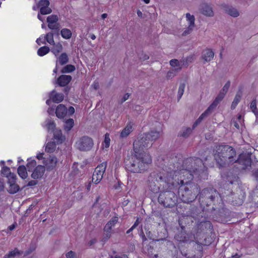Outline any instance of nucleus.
<instances>
[{
    "mask_svg": "<svg viewBox=\"0 0 258 258\" xmlns=\"http://www.w3.org/2000/svg\"><path fill=\"white\" fill-rule=\"evenodd\" d=\"M205 166L203 161L199 158H189L184 160L181 168L174 171L173 181L178 183L177 187L170 190L178 189V195L181 200L185 203L193 202L200 192L197 184L186 181L192 179L194 175H199L204 171Z\"/></svg>",
    "mask_w": 258,
    "mask_h": 258,
    "instance_id": "1",
    "label": "nucleus"
},
{
    "mask_svg": "<svg viewBox=\"0 0 258 258\" xmlns=\"http://www.w3.org/2000/svg\"><path fill=\"white\" fill-rule=\"evenodd\" d=\"M238 177L236 175H230L228 174L226 183L223 185V197L233 205H242L245 198V194L244 191L237 185Z\"/></svg>",
    "mask_w": 258,
    "mask_h": 258,
    "instance_id": "2",
    "label": "nucleus"
},
{
    "mask_svg": "<svg viewBox=\"0 0 258 258\" xmlns=\"http://www.w3.org/2000/svg\"><path fill=\"white\" fill-rule=\"evenodd\" d=\"M214 156L219 167H226L236 162L237 154L235 149L231 146L220 144L216 146Z\"/></svg>",
    "mask_w": 258,
    "mask_h": 258,
    "instance_id": "3",
    "label": "nucleus"
},
{
    "mask_svg": "<svg viewBox=\"0 0 258 258\" xmlns=\"http://www.w3.org/2000/svg\"><path fill=\"white\" fill-rule=\"evenodd\" d=\"M174 171L167 172L166 173H153L149 177V188L153 192H157L159 188L156 182H160L164 190L173 189L178 185L176 182L173 181Z\"/></svg>",
    "mask_w": 258,
    "mask_h": 258,
    "instance_id": "4",
    "label": "nucleus"
},
{
    "mask_svg": "<svg viewBox=\"0 0 258 258\" xmlns=\"http://www.w3.org/2000/svg\"><path fill=\"white\" fill-rule=\"evenodd\" d=\"M126 168L133 173H142L146 170L148 165L152 163L151 157L149 154H139L134 152L131 160L125 161Z\"/></svg>",
    "mask_w": 258,
    "mask_h": 258,
    "instance_id": "5",
    "label": "nucleus"
},
{
    "mask_svg": "<svg viewBox=\"0 0 258 258\" xmlns=\"http://www.w3.org/2000/svg\"><path fill=\"white\" fill-rule=\"evenodd\" d=\"M162 135L160 132L152 131L139 137L134 142V152L140 155L149 154L145 150L152 147L154 142Z\"/></svg>",
    "mask_w": 258,
    "mask_h": 258,
    "instance_id": "6",
    "label": "nucleus"
},
{
    "mask_svg": "<svg viewBox=\"0 0 258 258\" xmlns=\"http://www.w3.org/2000/svg\"><path fill=\"white\" fill-rule=\"evenodd\" d=\"M199 201L201 204L208 206L220 203L222 199L220 194L215 189L207 188L204 189L201 192Z\"/></svg>",
    "mask_w": 258,
    "mask_h": 258,
    "instance_id": "7",
    "label": "nucleus"
},
{
    "mask_svg": "<svg viewBox=\"0 0 258 258\" xmlns=\"http://www.w3.org/2000/svg\"><path fill=\"white\" fill-rule=\"evenodd\" d=\"M174 190L167 189L160 193L158 198V202L165 207H173L177 202Z\"/></svg>",
    "mask_w": 258,
    "mask_h": 258,
    "instance_id": "8",
    "label": "nucleus"
},
{
    "mask_svg": "<svg viewBox=\"0 0 258 258\" xmlns=\"http://www.w3.org/2000/svg\"><path fill=\"white\" fill-rule=\"evenodd\" d=\"M77 148L81 151H88L91 150L94 145L92 138L88 136H83L76 142Z\"/></svg>",
    "mask_w": 258,
    "mask_h": 258,
    "instance_id": "9",
    "label": "nucleus"
},
{
    "mask_svg": "<svg viewBox=\"0 0 258 258\" xmlns=\"http://www.w3.org/2000/svg\"><path fill=\"white\" fill-rule=\"evenodd\" d=\"M107 166L106 162H103L98 165L95 168L92 176V182L95 184L98 183L102 179L103 174Z\"/></svg>",
    "mask_w": 258,
    "mask_h": 258,
    "instance_id": "10",
    "label": "nucleus"
},
{
    "mask_svg": "<svg viewBox=\"0 0 258 258\" xmlns=\"http://www.w3.org/2000/svg\"><path fill=\"white\" fill-rule=\"evenodd\" d=\"M236 162L235 163H238L240 165V168L241 169H246L248 167L251 166V160L250 157L246 154H240L237 156Z\"/></svg>",
    "mask_w": 258,
    "mask_h": 258,
    "instance_id": "11",
    "label": "nucleus"
},
{
    "mask_svg": "<svg viewBox=\"0 0 258 258\" xmlns=\"http://www.w3.org/2000/svg\"><path fill=\"white\" fill-rule=\"evenodd\" d=\"M45 171V167L42 165H38L32 171L31 177L34 179H38L41 178Z\"/></svg>",
    "mask_w": 258,
    "mask_h": 258,
    "instance_id": "12",
    "label": "nucleus"
},
{
    "mask_svg": "<svg viewBox=\"0 0 258 258\" xmlns=\"http://www.w3.org/2000/svg\"><path fill=\"white\" fill-rule=\"evenodd\" d=\"M192 238L191 235H189L184 231H181L177 233L174 236V238L177 241L186 243L192 241Z\"/></svg>",
    "mask_w": 258,
    "mask_h": 258,
    "instance_id": "13",
    "label": "nucleus"
},
{
    "mask_svg": "<svg viewBox=\"0 0 258 258\" xmlns=\"http://www.w3.org/2000/svg\"><path fill=\"white\" fill-rule=\"evenodd\" d=\"M57 162L55 157L49 156L47 159L43 160V164L46 166L47 170H51L55 167Z\"/></svg>",
    "mask_w": 258,
    "mask_h": 258,
    "instance_id": "14",
    "label": "nucleus"
},
{
    "mask_svg": "<svg viewBox=\"0 0 258 258\" xmlns=\"http://www.w3.org/2000/svg\"><path fill=\"white\" fill-rule=\"evenodd\" d=\"M200 11L202 14L207 17H213L214 16V12L212 7L207 4L201 5Z\"/></svg>",
    "mask_w": 258,
    "mask_h": 258,
    "instance_id": "15",
    "label": "nucleus"
},
{
    "mask_svg": "<svg viewBox=\"0 0 258 258\" xmlns=\"http://www.w3.org/2000/svg\"><path fill=\"white\" fill-rule=\"evenodd\" d=\"M72 79L70 75H61L58 78L57 83L59 86L64 87L71 82Z\"/></svg>",
    "mask_w": 258,
    "mask_h": 258,
    "instance_id": "16",
    "label": "nucleus"
},
{
    "mask_svg": "<svg viewBox=\"0 0 258 258\" xmlns=\"http://www.w3.org/2000/svg\"><path fill=\"white\" fill-rule=\"evenodd\" d=\"M224 12L234 18L237 17L239 16L238 11L235 8L232 6H225L223 7Z\"/></svg>",
    "mask_w": 258,
    "mask_h": 258,
    "instance_id": "17",
    "label": "nucleus"
},
{
    "mask_svg": "<svg viewBox=\"0 0 258 258\" xmlns=\"http://www.w3.org/2000/svg\"><path fill=\"white\" fill-rule=\"evenodd\" d=\"M55 113L57 117L63 118L67 113V109L63 104H59L56 108Z\"/></svg>",
    "mask_w": 258,
    "mask_h": 258,
    "instance_id": "18",
    "label": "nucleus"
},
{
    "mask_svg": "<svg viewBox=\"0 0 258 258\" xmlns=\"http://www.w3.org/2000/svg\"><path fill=\"white\" fill-rule=\"evenodd\" d=\"M223 98H224L222 96L218 95L215 99L214 100L213 102L206 109L207 112H208L210 114H211Z\"/></svg>",
    "mask_w": 258,
    "mask_h": 258,
    "instance_id": "19",
    "label": "nucleus"
},
{
    "mask_svg": "<svg viewBox=\"0 0 258 258\" xmlns=\"http://www.w3.org/2000/svg\"><path fill=\"white\" fill-rule=\"evenodd\" d=\"M214 53L210 49H207L203 51L202 57L206 62L210 61L214 57Z\"/></svg>",
    "mask_w": 258,
    "mask_h": 258,
    "instance_id": "20",
    "label": "nucleus"
},
{
    "mask_svg": "<svg viewBox=\"0 0 258 258\" xmlns=\"http://www.w3.org/2000/svg\"><path fill=\"white\" fill-rule=\"evenodd\" d=\"M212 228V224L210 221H203L197 225L198 232H201L203 230L207 229H211Z\"/></svg>",
    "mask_w": 258,
    "mask_h": 258,
    "instance_id": "21",
    "label": "nucleus"
},
{
    "mask_svg": "<svg viewBox=\"0 0 258 258\" xmlns=\"http://www.w3.org/2000/svg\"><path fill=\"white\" fill-rule=\"evenodd\" d=\"M50 98L53 102L59 103L63 100V95L62 93H58L55 90H53L50 93Z\"/></svg>",
    "mask_w": 258,
    "mask_h": 258,
    "instance_id": "22",
    "label": "nucleus"
},
{
    "mask_svg": "<svg viewBox=\"0 0 258 258\" xmlns=\"http://www.w3.org/2000/svg\"><path fill=\"white\" fill-rule=\"evenodd\" d=\"M169 63L172 67H176L174 70H177V72L181 70L182 67L184 65V60L179 61L176 59H172L170 60Z\"/></svg>",
    "mask_w": 258,
    "mask_h": 258,
    "instance_id": "23",
    "label": "nucleus"
},
{
    "mask_svg": "<svg viewBox=\"0 0 258 258\" xmlns=\"http://www.w3.org/2000/svg\"><path fill=\"white\" fill-rule=\"evenodd\" d=\"M132 131V125L131 124H128L121 132L119 135L120 138L123 139L126 138Z\"/></svg>",
    "mask_w": 258,
    "mask_h": 258,
    "instance_id": "24",
    "label": "nucleus"
},
{
    "mask_svg": "<svg viewBox=\"0 0 258 258\" xmlns=\"http://www.w3.org/2000/svg\"><path fill=\"white\" fill-rule=\"evenodd\" d=\"M242 96V92L241 90H239L236 94L235 95V96L234 98V100L232 103L231 108V109H234L238 104V103L240 102L241 98Z\"/></svg>",
    "mask_w": 258,
    "mask_h": 258,
    "instance_id": "25",
    "label": "nucleus"
},
{
    "mask_svg": "<svg viewBox=\"0 0 258 258\" xmlns=\"http://www.w3.org/2000/svg\"><path fill=\"white\" fill-rule=\"evenodd\" d=\"M118 221L117 217H113L108 222L104 227V231H109L111 230L112 227H113Z\"/></svg>",
    "mask_w": 258,
    "mask_h": 258,
    "instance_id": "26",
    "label": "nucleus"
},
{
    "mask_svg": "<svg viewBox=\"0 0 258 258\" xmlns=\"http://www.w3.org/2000/svg\"><path fill=\"white\" fill-rule=\"evenodd\" d=\"M69 61L68 55L66 53H61L57 58L56 64L58 62L61 66H63L67 63Z\"/></svg>",
    "mask_w": 258,
    "mask_h": 258,
    "instance_id": "27",
    "label": "nucleus"
},
{
    "mask_svg": "<svg viewBox=\"0 0 258 258\" xmlns=\"http://www.w3.org/2000/svg\"><path fill=\"white\" fill-rule=\"evenodd\" d=\"M194 129L193 127H183L179 132L178 136L186 138L191 134Z\"/></svg>",
    "mask_w": 258,
    "mask_h": 258,
    "instance_id": "28",
    "label": "nucleus"
},
{
    "mask_svg": "<svg viewBox=\"0 0 258 258\" xmlns=\"http://www.w3.org/2000/svg\"><path fill=\"white\" fill-rule=\"evenodd\" d=\"M18 173L19 175L22 179H26L28 176V174L27 172V168L25 166L22 165L20 166L17 170Z\"/></svg>",
    "mask_w": 258,
    "mask_h": 258,
    "instance_id": "29",
    "label": "nucleus"
},
{
    "mask_svg": "<svg viewBox=\"0 0 258 258\" xmlns=\"http://www.w3.org/2000/svg\"><path fill=\"white\" fill-rule=\"evenodd\" d=\"M53 45V47L51 49V51L55 55L57 56L59 52H60L62 50V46L60 43H57L54 44H52Z\"/></svg>",
    "mask_w": 258,
    "mask_h": 258,
    "instance_id": "30",
    "label": "nucleus"
},
{
    "mask_svg": "<svg viewBox=\"0 0 258 258\" xmlns=\"http://www.w3.org/2000/svg\"><path fill=\"white\" fill-rule=\"evenodd\" d=\"M9 183L10 184V186L8 189V191L10 194H14L19 190L20 187L16 183V182Z\"/></svg>",
    "mask_w": 258,
    "mask_h": 258,
    "instance_id": "31",
    "label": "nucleus"
},
{
    "mask_svg": "<svg viewBox=\"0 0 258 258\" xmlns=\"http://www.w3.org/2000/svg\"><path fill=\"white\" fill-rule=\"evenodd\" d=\"M230 84H231L230 81H228L226 82V83L225 84V85L224 86L223 88L221 90V91H220V92L218 94V95H219L220 96H221L222 97L224 98L226 94L227 93V92H228V90L229 89V87L230 86Z\"/></svg>",
    "mask_w": 258,
    "mask_h": 258,
    "instance_id": "32",
    "label": "nucleus"
},
{
    "mask_svg": "<svg viewBox=\"0 0 258 258\" xmlns=\"http://www.w3.org/2000/svg\"><path fill=\"white\" fill-rule=\"evenodd\" d=\"M60 34L61 36L66 39H70L72 36L71 31L67 28H63L61 30Z\"/></svg>",
    "mask_w": 258,
    "mask_h": 258,
    "instance_id": "33",
    "label": "nucleus"
},
{
    "mask_svg": "<svg viewBox=\"0 0 258 258\" xmlns=\"http://www.w3.org/2000/svg\"><path fill=\"white\" fill-rule=\"evenodd\" d=\"M210 114L207 112V110H206L199 117V118L196 121L195 123L193 124L192 127L193 128H195V127L200 123L202 120L205 118V117H207L208 115H209Z\"/></svg>",
    "mask_w": 258,
    "mask_h": 258,
    "instance_id": "34",
    "label": "nucleus"
},
{
    "mask_svg": "<svg viewBox=\"0 0 258 258\" xmlns=\"http://www.w3.org/2000/svg\"><path fill=\"white\" fill-rule=\"evenodd\" d=\"M210 114L207 112V110H206L199 117V118L196 121L195 123L193 124L192 127L193 128H195V127L200 123L202 120L205 118V117H207L208 115H209Z\"/></svg>",
    "mask_w": 258,
    "mask_h": 258,
    "instance_id": "35",
    "label": "nucleus"
},
{
    "mask_svg": "<svg viewBox=\"0 0 258 258\" xmlns=\"http://www.w3.org/2000/svg\"><path fill=\"white\" fill-rule=\"evenodd\" d=\"M74 126V120L70 118L66 121L63 125L64 129L66 131H70Z\"/></svg>",
    "mask_w": 258,
    "mask_h": 258,
    "instance_id": "36",
    "label": "nucleus"
},
{
    "mask_svg": "<svg viewBox=\"0 0 258 258\" xmlns=\"http://www.w3.org/2000/svg\"><path fill=\"white\" fill-rule=\"evenodd\" d=\"M76 68L75 66L72 64H68L64 66L61 70V73H69L74 72Z\"/></svg>",
    "mask_w": 258,
    "mask_h": 258,
    "instance_id": "37",
    "label": "nucleus"
},
{
    "mask_svg": "<svg viewBox=\"0 0 258 258\" xmlns=\"http://www.w3.org/2000/svg\"><path fill=\"white\" fill-rule=\"evenodd\" d=\"M50 51V49L48 47L44 46L39 48L37 51V54L40 56H44L47 54Z\"/></svg>",
    "mask_w": 258,
    "mask_h": 258,
    "instance_id": "38",
    "label": "nucleus"
},
{
    "mask_svg": "<svg viewBox=\"0 0 258 258\" xmlns=\"http://www.w3.org/2000/svg\"><path fill=\"white\" fill-rule=\"evenodd\" d=\"M48 27L51 30H54V33L58 35V31L59 30L60 25L57 22H55L52 24H48Z\"/></svg>",
    "mask_w": 258,
    "mask_h": 258,
    "instance_id": "39",
    "label": "nucleus"
},
{
    "mask_svg": "<svg viewBox=\"0 0 258 258\" xmlns=\"http://www.w3.org/2000/svg\"><path fill=\"white\" fill-rule=\"evenodd\" d=\"M56 145L53 142H48L45 147V151L48 153H52L55 149Z\"/></svg>",
    "mask_w": 258,
    "mask_h": 258,
    "instance_id": "40",
    "label": "nucleus"
},
{
    "mask_svg": "<svg viewBox=\"0 0 258 258\" xmlns=\"http://www.w3.org/2000/svg\"><path fill=\"white\" fill-rule=\"evenodd\" d=\"M22 253V252L20 251L18 248H15L14 250L11 251L9 253L6 254L4 256V258H11L14 257L16 255H19Z\"/></svg>",
    "mask_w": 258,
    "mask_h": 258,
    "instance_id": "41",
    "label": "nucleus"
},
{
    "mask_svg": "<svg viewBox=\"0 0 258 258\" xmlns=\"http://www.w3.org/2000/svg\"><path fill=\"white\" fill-rule=\"evenodd\" d=\"M27 169L29 172H32L36 167V161L35 160H31L27 164Z\"/></svg>",
    "mask_w": 258,
    "mask_h": 258,
    "instance_id": "42",
    "label": "nucleus"
},
{
    "mask_svg": "<svg viewBox=\"0 0 258 258\" xmlns=\"http://www.w3.org/2000/svg\"><path fill=\"white\" fill-rule=\"evenodd\" d=\"M250 108L255 116H258V109L256 107V100L255 99H253L251 101L250 105Z\"/></svg>",
    "mask_w": 258,
    "mask_h": 258,
    "instance_id": "43",
    "label": "nucleus"
},
{
    "mask_svg": "<svg viewBox=\"0 0 258 258\" xmlns=\"http://www.w3.org/2000/svg\"><path fill=\"white\" fill-rule=\"evenodd\" d=\"M232 123L236 128L239 129L240 124H242L241 115H238L236 119H233V120L232 121Z\"/></svg>",
    "mask_w": 258,
    "mask_h": 258,
    "instance_id": "44",
    "label": "nucleus"
},
{
    "mask_svg": "<svg viewBox=\"0 0 258 258\" xmlns=\"http://www.w3.org/2000/svg\"><path fill=\"white\" fill-rule=\"evenodd\" d=\"M176 250L173 251L172 250H168L166 253H164L163 255V258H176Z\"/></svg>",
    "mask_w": 258,
    "mask_h": 258,
    "instance_id": "45",
    "label": "nucleus"
},
{
    "mask_svg": "<svg viewBox=\"0 0 258 258\" xmlns=\"http://www.w3.org/2000/svg\"><path fill=\"white\" fill-rule=\"evenodd\" d=\"M53 35L54 33L52 32H49L47 34H46L45 36V39L48 43H49L50 44L52 45L54 44V41L53 39Z\"/></svg>",
    "mask_w": 258,
    "mask_h": 258,
    "instance_id": "46",
    "label": "nucleus"
},
{
    "mask_svg": "<svg viewBox=\"0 0 258 258\" xmlns=\"http://www.w3.org/2000/svg\"><path fill=\"white\" fill-rule=\"evenodd\" d=\"M54 138L58 141L61 143L64 139L60 131H55L54 133Z\"/></svg>",
    "mask_w": 258,
    "mask_h": 258,
    "instance_id": "47",
    "label": "nucleus"
},
{
    "mask_svg": "<svg viewBox=\"0 0 258 258\" xmlns=\"http://www.w3.org/2000/svg\"><path fill=\"white\" fill-rule=\"evenodd\" d=\"M58 18L57 15H52L47 18V22L48 24H52L57 22Z\"/></svg>",
    "mask_w": 258,
    "mask_h": 258,
    "instance_id": "48",
    "label": "nucleus"
},
{
    "mask_svg": "<svg viewBox=\"0 0 258 258\" xmlns=\"http://www.w3.org/2000/svg\"><path fill=\"white\" fill-rule=\"evenodd\" d=\"M185 87V85L184 83H181L180 84V85L179 86L178 94H177L178 100H179L181 98V97H182V96L184 93Z\"/></svg>",
    "mask_w": 258,
    "mask_h": 258,
    "instance_id": "49",
    "label": "nucleus"
},
{
    "mask_svg": "<svg viewBox=\"0 0 258 258\" xmlns=\"http://www.w3.org/2000/svg\"><path fill=\"white\" fill-rule=\"evenodd\" d=\"M52 12V10L49 7H42L40 9V13L41 15H47Z\"/></svg>",
    "mask_w": 258,
    "mask_h": 258,
    "instance_id": "50",
    "label": "nucleus"
},
{
    "mask_svg": "<svg viewBox=\"0 0 258 258\" xmlns=\"http://www.w3.org/2000/svg\"><path fill=\"white\" fill-rule=\"evenodd\" d=\"M186 18L189 22V25L195 26V19L194 16L191 15L189 13H187L186 14Z\"/></svg>",
    "mask_w": 258,
    "mask_h": 258,
    "instance_id": "51",
    "label": "nucleus"
},
{
    "mask_svg": "<svg viewBox=\"0 0 258 258\" xmlns=\"http://www.w3.org/2000/svg\"><path fill=\"white\" fill-rule=\"evenodd\" d=\"M177 70L172 69L169 71L167 74L166 78L167 80L171 79L173 78L176 75Z\"/></svg>",
    "mask_w": 258,
    "mask_h": 258,
    "instance_id": "52",
    "label": "nucleus"
},
{
    "mask_svg": "<svg viewBox=\"0 0 258 258\" xmlns=\"http://www.w3.org/2000/svg\"><path fill=\"white\" fill-rule=\"evenodd\" d=\"M1 172L2 174L6 176L7 177H8L9 175H10L11 173L10 171V169L7 166L3 167V168L2 169Z\"/></svg>",
    "mask_w": 258,
    "mask_h": 258,
    "instance_id": "53",
    "label": "nucleus"
},
{
    "mask_svg": "<svg viewBox=\"0 0 258 258\" xmlns=\"http://www.w3.org/2000/svg\"><path fill=\"white\" fill-rule=\"evenodd\" d=\"M50 3L48 0H40L38 3V6L41 8L48 7Z\"/></svg>",
    "mask_w": 258,
    "mask_h": 258,
    "instance_id": "54",
    "label": "nucleus"
},
{
    "mask_svg": "<svg viewBox=\"0 0 258 258\" xmlns=\"http://www.w3.org/2000/svg\"><path fill=\"white\" fill-rule=\"evenodd\" d=\"M7 177L8 178V183H14L16 182L17 176L14 173H11Z\"/></svg>",
    "mask_w": 258,
    "mask_h": 258,
    "instance_id": "55",
    "label": "nucleus"
},
{
    "mask_svg": "<svg viewBox=\"0 0 258 258\" xmlns=\"http://www.w3.org/2000/svg\"><path fill=\"white\" fill-rule=\"evenodd\" d=\"M194 27H195L194 26H191V25H189L188 27L182 33V35L186 36V35L190 34L193 30Z\"/></svg>",
    "mask_w": 258,
    "mask_h": 258,
    "instance_id": "56",
    "label": "nucleus"
},
{
    "mask_svg": "<svg viewBox=\"0 0 258 258\" xmlns=\"http://www.w3.org/2000/svg\"><path fill=\"white\" fill-rule=\"evenodd\" d=\"M48 130H53L55 127V124L53 120H49L47 123Z\"/></svg>",
    "mask_w": 258,
    "mask_h": 258,
    "instance_id": "57",
    "label": "nucleus"
},
{
    "mask_svg": "<svg viewBox=\"0 0 258 258\" xmlns=\"http://www.w3.org/2000/svg\"><path fill=\"white\" fill-rule=\"evenodd\" d=\"M252 176L257 183H258V168L252 170Z\"/></svg>",
    "mask_w": 258,
    "mask_h": 258,
    "instance_id": "58",
    "label": "nucleus"
},
{
    "mask_svg": "<svg viewBox=\"0 0 258 258\" xmlns=\"http://www.w3.org/2000/svg\"><path fill=\"white\" fill-rule=\"evenodd\" d=\"M111 236V230L109 231H104V237L103 240L105 242Z\"/></svg>",
    "mask_w": 258,
    "mask_h": 258,
    "instance_id": "59",
    "label": "nucleus"
},
{
    "mask_svg": "<svg viewBox=\"0 0 258 258\" xmlns=\"http://www.w3.org/2000/svg\"><path fill=\"white\" fill-rule=\"evenodd\" d=\"M67 258H75L76 254L73 251H70L66 254Z\"/></svg>",
    "mask_w": 258,
    "mask_h": 258,
    "instance_id": "60",
    "label": "nucleus"
},
{
    "mask_svg": "<svg viewBox=\"0 0 258 258\" xmlns=\"http://www.w3.org/2000/svg\"><path fill=\"white\" fill-rule=\"evenodd\" d=\"M110 139L109 137V135L108 134H106L105 135V139H104V142L105 144V147L108 148L109 146V143H110Z\"/></svg>",
    "mask_w": 258,
    "mask_h": 258,
    "instance_id": "61",
    "label": "nucleus"
},
{
    "mask_svg": "<svg viewBox=\"0 0 258 258\" xmlns=\"http://www.w3.org/2000/svg\"><path fill=\"white\" fill-rule=\"evenodd\" d=\"M38 183V181L36 180V179H34L30 180L28 182V183L27 184V186H33L36 185Z\"/></svg>",
    "mask_w": 258,
    "mask_h": 258,
    "instance_id": "62",
    "label": "nucleus"
},
{
    "mask_svg": "<svg viewBox=\"0 0 258 258\" xmlns=\"http://www.w3.org/2000/svg\"><path fill=\"white\" fill-rule=\"evenodd\" d=\"M35 249V247L34 246L33 247H30L29 249L26 250L25 252V256L28 255L30 254L32 251H33Z\"/></svg>",
    "mask_w": 258,
    "mask_h": 258,
    "instance_id": "63",
    "label": "nucleus"
},
{
    "mask_svg": "<svg viewBox=\"0 0 258 258\" xmlns=\"http://www.w3.org/2000/svg\"><path fill=\"white\" fill-rule=\"evenodd\" d=\"M194 59L192 56H189L187 57L185 60H184V65H187L188 62H192Z\"/></svg>",
    "mask_w": 258,
    "mask_h": 258,
    "instance_id": "64",
    "label": "nucleus"
}]
</instances>
